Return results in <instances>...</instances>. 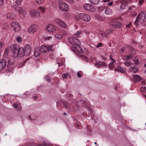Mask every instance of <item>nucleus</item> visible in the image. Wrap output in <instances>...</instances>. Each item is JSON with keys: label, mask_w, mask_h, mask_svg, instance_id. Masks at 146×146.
Returning <instances> with one entry per match:
<instances>
[{"label": "nucleus", "mask_w": 146, "mask_h": 146, "mask_svg": "<svg viewBox=\"0 0 146 146\" xmlns=\"http://www.w3.org/2000/svg\"><path fill=\"white\" fill-rule=\"evenodd\" d=\"M60 9L62 11H67L69 9L68 5L63 2H61L59 3L58 5Z\"/></svg>", "instance_id": "nucleus-5"}, {"label": "nucleus", "mask_w": 146, "mask_h": 146, "mask_svg": "<svg viewBox=\"0 0 146 146\" xmlns=\"http://www.w3.org/2000/svg\"><path fill=\"white\" fill-rule=\"evenodd\" d=\"M134 67H131L130 70L131 71H132L133 72H134L135 73L137 71V69L135 67L136 66H134Z\"/></svg>", "instance_id": "nucleus-33"}, {"label": "nucleus", "mask_w": 146, "mask_h": 146, "mask_svg": "<svg viewBox=\"0 0 146 146\" xmlns=\"http://www.w3.org/2000/svg\"><path fill=\"white\" fill-rule=\"evenodd\" d=\"M83 7L85 10L90 11L94 12L95 10V7L90 4H85L83 5Z\"/></svg>", "instance_id": "nucleus-8"}, {"label": "nucleus", "mask_w": 146, "mask_h": 146, "mask_svg": "<svg viewBox=\"0 0 146 146\" xmlns=\"http://www.w3.org/2000/svg\"><path fill=\"white\" fill-rule=\"evenodd\" d=\"M111 25L113 26L114 27L117 28H120L121 26V24L119 22L115 21H112L110 22Z\"/></svg>", "instance_id": "nucleus-11"}, {"label": "nucleus", "mask_w": 146, "mask_h": 146, "mask_svg": "<svg viewBox=\"0 0 146 146\" xmlns=\"http://www.w3.org/2000/svg\"><path fill=\"white\" fill-rule=\"evenodd\" d=\"M64 104V107L67 108H68V104L67 102H66L65 103V104Z\"/></svg>", "instance_id": "nucleus-47"}, {"label": "nucleus", "mask_w": 146, "mask_h": 146, "mask_svg": "<svg viewBox=\"0 0 146 146\" xmlns=\"http://www.w3.org/2000/svg\"><path fill=\"white\" fill-rule=\"evenodd\" d=\"M70 75V74L69 73H66L63 74L62 75V78H64L67 79L68 76H69L70 77V76H69Z\"/></svg>", "instance_id": "nucleus-29"}, {"label": "nucleus", "mask_w": 146, "mask_h": 146, "mask_svg": "<svg viewBox=\"0 0 146 146\" xmlns=\"http://www.w3.org/2000/svg\"><path fill=\"white\" fill-rule=\"evenodd\" d=\"M7 65L5 59H3L0 62V71L4 68Z\"/></svg>", "instance_id": "nucleus-12"}, {"label": "nucleus", "mask_w": 146, "mask_h": 146, "mask_svg": "<svg viewBox=\"0 0 146 146\" xmlns=\"http://www.w3.org/2000/svg\"><path fill=\"white\" fill-rule=\"evenodd\" d=\"M136 15V13H134V14H132V15Z\"/></svg>", "instance_id": "nucleus-61"}, {"label": "nucleus", "mask_w": 146, "mask_h": 146, "mask_svg": "<svg viewBox=\"0 0 146 146\" xmlns=\"http://www.w3.org/2000/svg\"><path fill=\"white\" fill-rule=\"evenodd\" d=\"M131 27V23H129L128 25H126L125 26V28H130Z\"/></svg>", "instance_id": "nucleus-41"}, {"label": "nucleus", "mask_w": 146, "mask_h": 146, "mask_svg": "<svg viewBox=\"0 0 146 146\" xmlns=\"http://www.w3.org/2000/svg\"><path fill=\"white\" fill-rule=\"evenodd\" d=\"M48 49V48L45 45H43L41 46L40 49V51L42 53L46 52Z\"/></svg>", "instance_id": "nucleus-19"}, {"label": "nucleus", "mask_w": 146, "mask_h": 146, "mask_svg": "<svg viewBox=\"0 0 146 146\" xmlns=\"http://www.w3.org/2000/svg\"><path fill=\"white\" fill-rule=\"evenodd\" d=\"M133 77L135 82H138L142 80V78H141L140 76L137 75H133Z\"/></svg>", "instance_id": "nucleus-23"}, {"label": "nucleus", "mask_w": 146, "mask_h": 146, "mask_svg": "<svg viewBox=\"0 0 146 146\" xmlns=\"http://www.w3.org/2000/svg\"><path fill=\"white\" fill-rule=\"evenodd\" d=\"M30 13L31 14L32 16L33 17H38L40 15L39 12L36 10H31L30 11Z\"/></svg>", "instance_id": "nucleus-16"}, {"label": "nucleus", "mask_w": 146, "mask_h": 146, "mask_svg": "<svg viewBox=\"0 0 146 146\" xmlns=\"http://www.w3.org/2000/svg\"><path fill=\"white\" fill-rule=\"evenodd\" d=\"M78 17L84 21L89 22L91 19V18L88 15L84 13H79L78 15Z\"/></svg>", "instance_id": "nucleus-6"}, {"label": "nucleus", "mask_w": 146, "mask_h": 146, "mask_svg": "<svg viewBox=\"0 0 146 146\" xmlns=\"http://www.w3.org/2000/svg\"><path fill=\"white\" fill-rule=\"evenodd\" d=\"M96 19H98V20H100V21H101V20H104V18L101 17V16H98L97 17H96Z\"/></svg>", "instance_id": "nucleus-38"}, {"label": "nucleus", "mask_w": 146, "mask_h": 146, "mask_svg": "<svg viewBox=\"0 0 146 146\" xmlns=\"http://www.w3.org/2000/svg\"><path fill=\"white\" fill-rule=\"evenodd\" d=\"M7 17L9 19H13L15 17V16L13 13L10 12L7 14Z\"/></svg>", "instance_id": "nucleus-18"}, {"label": "nucleus", "mask_w": 146, "mask_h": 146, "mask_svg": "<svg viewBox=\"0 0 146 146\" xmlns=\"http://www.w3.org/2000/svg\"><path fill=\"white\" fill-rule=\"evenodd\" d=\"M98 34L101 37H104L106 36L105 32L102 31H100L98 32Z\"/></svg>", "instance_id": "nucleus-32"}, {"label": "nucleus", "mask_w": 146, "mask_h": 146, "mask_svg": "<svg viewBox=\"0 0 146 146\" xmlns=\"http://www.w3.org/2000/svg\"><path fill=\"white\" fill-rule=\"evenodd\" d=\"M94 144L96 145H97V143L96 142H94Z\"/></svg>", "instance_id": "nucleus-62"}, {"label": "nucleus", "mask_w": 146, "mask_h": 146, "mask_svg": "<svg viewBox=\"0 0 146 146\" xmlns=\"http://www.w3.org/2000/svg\"><path fill=\"white\" fill-rule=\"evenodd\" d=\"M86 129H87V130H88V126H87L86 127Z\"/></svg>", "instance_id": "nucleus-59"}, {"label": "nucleus", "mask_w": 146, "mask_h": 146, "mask_svg": "<svg viewBox=\"0 0 146 146\" xmlns=\"http://www.w3.org/2000/svg\"><path fill=\"white\" fill-rule=\"evenodd\" d=\"M13 106L15 108H17L18 107V105L16 103H15L13 104Z\"/></svg>", "instance_id": "nucleus-46"}, {"label": "nucleus", "mask_w": 146, "mask_h": 146, "mask_svg": "<svg viewBox=\"0 0 146 146\" xmlns=\"http://www.w3.org/2000/svg\"><path fill=\"white\" fill-rule=\"evenodd\" d=\"M124 64L127 66H131L132 64L131 61H126L124 63Z\"/></svg>", "instance_id": "nucleus-30"}, {"label": "nucleus", "mask_w": 146, "mask_h": 146, "mask_svg": "<svg viewBox=\"0 0 146 146\" xmlns=\"http://www.w3.org/2000/svg\"><path fill=\"white\" fill-rule=\"evenodd\" d=\"M144 0H139V3L140 5H141L143 2Z\"/></svg>", "instance_id": "nucleus-49"}, {"label": "nucleus", "mask_w": 146, "mask_h": 146, "mask_svg": "<svg viewBox=\"0 0 146 146\" xmlns=\"http://www.w3.org/2000/svg\"><path fill=\"white\" fill-rule=\"evenodd\" d=\"M38 97L37 95H35V96H34L33 97V98L35 100L36 99H37L38 98Z\"/></svg>", "instance_id": "nucleus-50"}, {"label": "nucleus", "mask_w": 146, "mask_h": 146, "mask_svg": "<svg viewBox=\"0 0 146 146\" xmlns=\"http://www.w3.org/2000/svg\"><path fill=\"white\" fill-rule=\"evenodd\" d=\"M14 8L15 11L18 12L19 13L22 14L23 13L24 10L20 7L15 5L14 6Z\"/></svg>", "instance_id": "nucleus-17"}, {"label": "nucleus", "mask_w": 146, "mask_h": 146, "mask_svg": "<svg viewBox=\"0 0 146 146\" xmlns=\"http://www.w3.org/2000/svg\"><path fill=\"white\" fill-rule=\"evenodd\" d=\"M145 67L146 66V64L144 65Z\"/></svg>", "instance_id": "nucleus-64"}, {"label": "nucleus", "mask_w": 146, "mask_h": 146, "mask_svg": "<svg viewBox=\"0 0 146 146\" xmlns=\"http://www.w3.org/2000/svg\"><path fill=\"white\" fill-rule=\"evenodd\" d=\"M112 62H110V63L109 66V68L110 69H111L114 67L115 65L114 62H115V61L114 59L113 58H112Z\"/></svg>", "instance_id": "nucleus-24"}, {"label": "nucleus", "mask_w": 146, "mask_h": 146, "mask_svg": "<svg viewBox=\"0 0 146 146\" xmlns=\"http://www.w3.org/2000/svg\"><path fill=\"white\" fill-rule=\"evenodd\" d=\"M146 14L144 11L140 13L137 17L136 21L134 22V24L136 27L139 25V21L140 23H143L145 19Z\"/></svg>", "instance_id": "nucleus-3"}, {"label": "nucleus", "mask_w": 146, "mask_h": 146, "mask_svg": "<svg viewBox=\"0 0 146 146\" xmlns=\"http://www.w3.org/2000/svg\"><path fill=\"white\" fill-rule=\"evenodd\" d=\"M81 102H82V103H84V104H85V102L84 101L82 100Z\"/></svg>", "instance_id": "nucleus-57"}, {"label": "nucleus", "mask_w": 146, "mask_h": 146, "mask_svg": "<svg viewBox=\"0 0 146 146\" xmlns=\"http://www.w3.org/2000/svg\"><path fill=\"white\" fill-rule=\"evenodd\" d=\"M111 0H102V1H103L104 2H110Z\"/></svg>", "instance_id": "nucleus-51"}, {"label": "nucleus", "mask_w": 146, "mask_h": 146, "mask_svg": "<svg viewBox=\"0 0 146 146\" xmlns=\"http://www.w3.org/2000/svg\"><path fill=\"white\" fill-rule=\"evenodd\" d=\"M113 33L112 30L111 29H107L105 32L106 36L111 34Z\"/></svg>", "instance_id": "nucleus-28"}, {"label": "nucleus", "mask_w": 146, "mask_h": 146, "mask_svg": "<svg viewBox=\"0 0 146 146\" xmlns=\"http://www.w3.org/2000/svg\"><path fill=\"white\" fill-rule=\"evenodd\" d=\"M23 0H16V3L18 5H19L21 3Z\"/></svg>", "instance_id": "nucleus-39"}, {"label": "nucleus", "mask_w": 146, "mask_h": 146, "mask_svg": "<svg viewBox=\"0 0 146 146\" xmlns=\"http://www.w3.org/2000/svg\"><path fill=\"white\" fill-rule=\"evenodd\" d=\"M95 66L96 67L99 68L101 67H105L106 64L104 62L98 61L96 62Z\"/></svg>", "instance_id": "nucleus-15"}, {"label": "nucleus", "mask_w": 146, "mask_h": 146, "mask_svg": "<svg viewBox=\"0 0 146 146\" xmlns=\"http://www.w3.org/2000/svg\"><path fill=\"white\" fill-rule=\"evenodd\" d=\"M38 9L41 13H43L45 11V8L43 7H40L38 8Z\"/></svg>", "instance_id": "nucleus-34"}, {"label": "nucleus", "mask_w": 146, "mask_h": 146, "mask_svg": "<svg viewBox=\"0 0 146 146\" xmlns=\"http://www.w3.org/2000/svg\"><path fill=\"white\" fill-rule=\"evenodd\" d=\"M89 1L92 4L96 5L99 2L100 0H89Z\"/></svg>", "instance_id": "nucleus-27"}, {"label": "nucleus", "mask_w": 146, "mask_h": 146, "mask_svg": "<svg viewBox=\"0 0 146 146\" xmlns=\"http://www.w3.org/2000/svg\"><path fill=\"white\" fill-rule=\"evenodd\" d=\"M113 3V1L111 2H110L109 3H108V5L110 6H111L112 5Z\"/></svg>", "instance_id": "nucleus-52"}, {"label": "nucleus", "mask_w": 146, "mask_h": 146, "mask_svg": "<svg viewBox=\"0 0 146 146\" xmlns=\"http://www.w3.org/2000/svg\"><path fill=\"white\" fill-rule=\"evenodd\" d=\"M37 146H44V145H40Z\"/></svg>", "instance_id": "nucleus-58"}, {"label": "nucleus", "mask_w": 146, "mask_h": 146, "mask_svg": "<svg viewBox=\"0 0 146 146\" xmlns=\"http://www.w3.org/2000/svg\"><path fill=\"white\" fill-rule=\"evenodd\" d=\"M8 49L7 48H6L5 50L4 53V57L5 59L6 62H8V64H7V67H9V65L13 64L14 63V61L13 58H8Z\"/></svg>", "instance_id": "nucleus-4"}, {"label": "nucleus", "mask_w": 146, "mask_h": 146, "mask_svg": "<svg viewBox=\"0 0 146 146\" xmlns=\"http://www.w3.org/2000/svg\"><path fill=\"white\" fill-rule=\"evenodd\" d=\"M11 26L16 32H18L20 30V25L17 22H12L11 23Z\"/></svg>", "instance_id": "nucleus-7"}, {"label": "nucleus", "mask_w": 146, "mask_h": 146, "mask_svg": "<svg viewBox=\"0 0 146 146\" xmlns=\"http://www.w3.org/2000/svg\"><path fill=\"white\" fill-rule=\"evenodd\" d=\"M56 28L54 25H49L46 27V30L50 32H54L56 30Z\"/></svg>", "instance_id": "nucleus-13"}, {"label": "nucleus", "mask_w": 146, "mask_h": 146, "mask_svg": "<svg viewBox=\"0 0 146 146\" xmlns=\"http://www.w3.org/2000/svg\"><path fill=\"white\" fill-rule=\"evenodd\" d=\"M128 6V3L125 1L123 2L120 6V8L122 9H124L126 8Z\"/></svg>", "instance_id": "nucleus-22"}, {"label": "nucleus", "mask_w": 146, "mask_h": 146, "mask_svg": "<svg viewBox=\"0 0 146 146\" xmlns=\"http://www.w3.org/2000/svg\"><path fill=\"white\" fill-rule=\"evenodd\" d=\"M133 57V56L131 54H130L128 55H125L124 56L123 59L124 60H128L132 58Z\"/></svg>", "instance_id": "nucleus-25"}, {"label": "nucleus", "mask_w": 146, "mask_h": 146, "mask_svg": "<svg viewBox=\"0 0 146 146\" xmlns=\"http://www.w3.org/2000/svg\"><path fill=\"white\" fill-rule=\"evenodd\" d=\"M3 0H0V6L3 5Z\"/></svg>", "instance_id": "nucleus-48"}, {"label": "nucleus", "mask_w": 146, "mask_h": 146, "mask_svg": "<svg viewBox=\"0 0 146 146\" xmlns=\"http://www.w3.org/2000/svg\"><path fill=\"white\" fill-rule=\"evenodd\" d=\"M135 9V7L134 6H131L129 7V10H131V11H133Z\"/></svg>", "instance_id": "nucleus-35"}, {"label": "nucleus", "mask_w": 146, "mask_h": 146, "mask_svg": "<svg viewBox=\"0 0 146 146\" xmlns=\"http://www.w3.org/2000/svg\"><path fill=\"white\" fill-rule=\"evenodd\" d=\"M11 49L12 51L13 56L15 58L17 57L18 56H21L25 55L24 48L23 47L19 48L17 45H12L11 47Z\"/></svg>", "instance_id": "nucleus-2"}, {"label": "nucleus", "mask_w": 146, "mask_h": 146, "mask_svg": "<svg viewBox=\"0 0 146 146\" xmlns=\"http://www.w3.org/2000/svg\"><path fill=\"white\" fill-rule=\"evenodd\" d=\"M143 96H144V97H145L146 98V95H143Z\"/></svg>", "instance_id": "nucleus-63"}, {"label": "nucleus", "mask_w": 146, "mask_h": 146, "mask_svg": "<svg viewBox=\"0 0 146 146\" xmlns=\"http://www.w3.org/2000/svg\"><path fill=\"white\" fill-rule=\"evenodd\" d=\"M143 90H146V87H143Z\"/></svg>", "instance_id": "nucleus-56"}, {"label": "nucleus", "mask_w": 146, "mask_h": 146, "mask_svg": "<svg viewBox=\"0 0 146 146\" xmlns=\"http://www.w3.org/2000/svg\"><path fill=\"white\" fill-rule=\"evenodd\" d=\"M55 36L56 38L60 40H61L63 38L62 35L60 34H56Z\"/></svg>", "instance_id": "nucleus-31"}, {"label": "nucleus", "mask_w": 146, "mask_h": 146, "mask_svg": "<svg viewBox=\"0 0 146 146\" xmlns=\"http://www.w3.org/2000/svg\"><path fill=\"white\" fill-rule=\"evenodd\" d=\"M24 50L25 55L26 56H28L31 52V48L29 44H27L25 46Z\"/></svg>", "instance_id": "nucleus-9"}, {"label": "nucleus", "mask_w": 146, "mask_h": 146, "mask_svg": "<svg viewBox=\"0 0 146 146\" xmlns=\"http://www.w3.org/2000/svg\"><path fill=\"white\" fill-rule=\"evenodd\" d=\"M17 40L18 42H20L22 41V38L21 37L18 36L17 38Z\"/></svg>", "instance_id": "nucleus-40"}, {"label": "nucleus", "mask_w": 146, "mask_h": 146, "mask_svg": "<svg viewBox=\"0 0 146 146\" xmlns=\"http://www.w3.org/2000/svg\"><path fill=\"white\" fill-rule=\"evenodd\" d=\"M105 12L106 14L109 15L112 13V11L110 9L108 8L106 9Z\"/></svg>", "instance_id": "nucleus-26"}, {"label": "nucleus", "mask_w": 146, "mask_h": 146, "mask_svg": "<svg viewBox=\"0 0 146 146\" xmlns=\"http://www.w3.org/2000/svg\"><path fill=\"white\" fill-rule=\"evenodd\" d=\"M40 49L38 47H36L34 52V55L35 57H38L40 55Z\"/></svg>", "instance_id": "nucleus-20"}, {"label": "nucleus", "mask_w": 146, "mask_h": 146, "mask_svg": "<svg viewBox=\"0 0 146 146\" xmlns=\"http://www.w3.org/2000/svg\"><path fill=\"white\" fill-rule=\"evenodd\" d=\"M134 62H135V64L134 66H136V65H137L139 64V61L137 59H134Z\"/></svg>", "instance_id": "nucleus-37"}, {"label": "nucleus", "mask_w": 146, "mask_h": 146, "mask_svg": "<svg viewBox=\"0 0 146 146\" xmlns=\"http://www.w3.org/2000/svg\"><path fill=\"white\" fill-rule=\"evenodd\" d=\"M29 118L30 120H31V116L30 115L29 116Z\"/></svg>", "instance_id": "nucleus-55"}, {"label": "nucleus", "mask_w": 146, "mask_h": 146, "mask_svg": "<svg viewBox=\"0 0 146 146\" xmlns=\"http://www.w3.org/2000/svg\"><path fill=\"white\" fill-rule=\"evenodd\" d=\"M55 21L56 23L62 27L64 28L66 27V23L60 19H56L55 20Z\"/></svg>", "instance_id": "nucleus-14"}, {"label": "nucleus", "mask_w": 146, "mask_h": 146, "mask_svg": "<svg viewBox=\"0 0 146 146\" xmlns=\"http://www.w3.org/2000/svg\"><path fill=\"white\" fill-rule=\"evenodd\" d=\"M44 0H36V3L39 4H41L44 2Z\"/></svg>", "instance_id": "nucleus-36"}, {"label": "nucleus", "mask_w": 146, "mask_h": 146, "mask_svg": "<svg viewBox=\"0 0 146 146\" xmlns=\"http://www.w3.org/2000/svg\"><path fill=\"white\" fill-rule=\"evenodd\" d=\"M115 70H117V71H119V72L122 73H124L125 72L126 70L125 68H123L121 67L120 66H118L117 67V68L115 69Z\"/></svg>", "instance_id": "nucleus-21"}, {"label": "nucleus", "mask_w": 146, "mask_h": 146, "mask_svg": "<svg viewBox=\"0 0 146 146\" xmlns=\"http://www.w3.org/2000/svg\"><path fill=\"white\" fill-rule=\"evenodd\" d=\"M124 48H122L121 49V52H123V51H124Z\"/></svg>", "instance_id": "nucleus-53"}, {"label": "nucleus", "mask_w": 146, "mask_h": 146, "mask_svg": "<svg viewBox=\"0 0 146 146\" xmlns=\"http://www.w3.org/2000/svg\"><path fill=\"white\" fill-rule=\"evenodd\" d=\"M45 79L46 80L48 81H49L51 80V78L50 77L48 76H46L44 77Z\"/></svg>", "instance_id": "nucleus-43"}, {"label": "nucleus", "mask_w": 146, "mask_h": 146, "mask_svg": "<svg viewBox=\"0 0 146 146\" xmlns=\"http://www.w3.org/2000/svg\"><path fill=\"white\" fill-rule=\"evenodd\" d=\"M102 44L101 43H99L96 46L97 48H99V47H101L102 46Z\"/></svg>", "instance_id": "nucleus-45"}, {"label": "nucleus", "mask_w": 146, "mask_h": 146, "mask_svg": "<svg viewBox=\"0 0 146 146\" xmlns=\"http://www.w3.org/2000/svg\"><path fill=\"white\" fill-rule=\"evenodd\" d=\"M4 43L2 42H0V50L2 49L3 48Z\"/></svg>", "instance_id": "nucleus-42"}, {"label": "nucleus", "mask_w": 146, "mask_h": 146, "mask_svg": "<svg viewBox=\"0 0 146 146\" xmlns=\"http://www.w3.org/2000/svg\"><path fill=\"white\" fill-rule=\"evenodd\" d=\"M82 32L80 31L77 32V33L73 35V37H70L68 38V42L72 45V50L74 51H77L79 52L82 53L84 51L81 49L80 44V42L77 38L80 36V35Z\"/></svg>", "instance_id": "nucleus-1"}, {"label": "nucleus", "mask_w": 146, "mask_h": 146, "mask_svg": "<svg viewBox=\"0 0 146 146\" xmlns=\"http://www.w3.org/2000/svg\"><path fill=\"white\" fill-rule=\"evenodd\" d=\"M29 59H28H28H26V60H25V61H24V63H25V62H26L27 60H29Z\"/></svg>", "instance_id": "nucleus-54"}, {"label": "nucleus", "mask_w": 146, "mask_h": 146, "mask_svg": "<svg viewBox=\"0 0 146 146\" xmlns=\"http://www.w3.org/2000/svg\"><path fill=\"white\" fill-rule=\"evenodd\" d=\"M37 26L35 24L33 25L29 28L28 32L30 34H33L37 30Z\"/></svg>", "instance_id": "nucleus-10"}, {"label": "nucleus", "mask_w": 146, "mask_h": 146, "mask_svg": "<svg viewBox=\"0 0 146 146\" xmlns=\"http://www.w3.org/2000/svg\"><path fill=\"white\" fill-rule=\"evenodd\" d=\"M82 75V73L81 72H78L77 73V76L79 78H80Z\"/></svg>", "instance_id": "nucleus-44"}, {"label": "nucleus", "mask_w": 146, "mask_h": 146, "mask_svg": "<svg viewBox=\"0 0 146 146\" xmlns=\"http://www.w3.org/2000/svg\"><path fill=\"white\" fill-rule=\"evenodd\" d=\"M63 115H67V114H66V113H63Z\"/></svg>", "instance_id": "nucleus-60"}]
</instances>
